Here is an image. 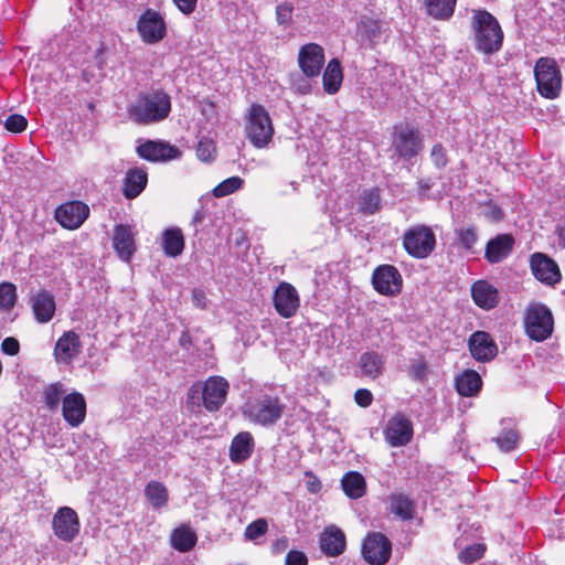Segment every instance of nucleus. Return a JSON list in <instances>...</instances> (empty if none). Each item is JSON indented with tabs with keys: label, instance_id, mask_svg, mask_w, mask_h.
Returning <instances> with one entry per match:
<instances>
[{
	"label": "nucleus",
	"instance_id": "f257e3e1",
	"mask_svg": "<svg viewBox=\"0 0 565 565\" xmlns=\"http://www.w3.org/2000/svg\"><path fill=\"white\" fill-rule=\"evenodd\" d=\"M171 113V97L163 89L141 92L138 97L128 104L127 115L138 125H152L169 117Z\"/></svg>",
	"mask_w": 565,
	"mask_h": 565
},
{
	"label": "nucleus",
	"instance_id": "f03ea898",
	"mask_svg": "<svg viewBox=\"0 0 565 565\" xmlns=\"http://www.w3.org/2000/svg\"><path fill=\"white\" fill-rule=\"evenodd\" d=\"M286 405L277 395L259 394L250 397L243 406V415L250 423L264 427L275 425L284 415Z\"/></svg>",
	"mask_w": 565,
	"mask_h": 565
},
{
	"label": "nucleus",
	"instance_id": "7ed1b4c3",
	"mask_svg": "<svg viewBox=\"0 0 565 565\" xmlns=\"http://www.w3.org/2000/svg\"><path fill=\"white\" fill-rule=\"evenodd\" d=\"M230 390L228 382L222 376H210L205 382L194 383L188 393L189 403L201 406L207 412H217L225 403Z\"/></svg>",
	"mask_w": 565,
	"mask_h": 565
},
{
	"label": "nucleus",
	"instance_id": "20e7f679",
	"mask_svg": "<svg viewBox=\"0 0 565 565\" xmlns=\"http://www.w3.org/2000/svg\"><path fill=\"white\" fill-rule=\"evenodd\" d=\"M476 49L484 54L498 52L502 46L503 32L497 19L487 11L473 15Z\"/></svg>",
	"mask_w": 565,
	"mask_h": 565
},
{
	"label": "nucleus",
	"instance_id": "39448f33",
	"mask_svg": "<svg viewBox=\"0 0 565 565\" xmlns=\"http://www.w3.org/2000/svg\"><path fill=\"white\" fill-rule=\"evenodd\" d=\"M524 328L527 337L536 342L550 338L554 330V318L550 308L541 302H532L524 315Z\"/></svg>",
	"mask_w": 565,
	"mask_h": 565
},
{
	"label": "nucleus",
	"instance_id": "423d86ee",
	"mask_svg": "<svg viewBox=\"0 0 565 565\" xmlns=\"http://www.w3.org/2000/svg\"><path fill=\"white\" fill-rule=\"evenodd\" d=\"M245 132L256 148H265L271 141L274 135L271 118L262 105H252L249 108Z\"/></svg>",
	"mask_w": 565,
	"mask_h": 565
},
{
	"label": "nucleus",
	"instance_id": "0eeeda50",
	"mask_svg": "<svg viewBox=\"0 0 565 565\" xmlns=\"http://www.w3.org/2000/svg\"><path fill=\"white\" fill-rule=\"evenodd\" d=\"M403 247L414 258H426L436 247L435 233L427 225H414L404 233Z\"/></svg>",
	"mask_w": 565,
	"mask_h": 565
},
{
	"label": "nucleus",
	"instance_id": "6e6552de",
	"mask_svg": "<svg viewBox=\"0 0 565 565\" xmlns=\"http://www.w3.org/2000/svg\"><path fill=\"white\" fill-rule=\"evenodd\" d=\"M534 76L539 93L546 98H555L562 88L561 71L555 60L541 57L534 67Z\"/></svg>",
	"mask_w": 565,
	"mask_h": 565
},
{
	"label": "nucleus",
	"instance_id": "1a4fd4ad",
	"mask_svg": "<svg viewBox=\"0 0 565 565\" xmlns=\"http://www.w3.org/2000/svg\"><path fill=\"white\" fill-rule=\"evenodd\" d=\"M392 147L398 158L411 160L422 151L423 140L411 125L399 124L394 126Z\"/></svg>",
	"mask_w": 565,
	"mask_h": 565
},
{
	"label": "nucleus",
	"instance_id": "9d476101",
	"mask_svg": "<svg viewBox=\"0 0 565 565\" xmlns=\"http://www.w3.org/2000/svg\"><path fill=\"white\" fill-rule=\"evenodd\" d=\"M362 557L370 565H384L392 554L391 541L380 532H370L362 543Z\"/></svg>",
	"mask_w": 565,
	"mask_h": 565
},
{
	"label": "nucleus",
	"instance_id": "9b49d317",
	"mask_svg": "<svg viewBox=\"0 0 565 565\" xmlns=\"http://www.w3.org/2000/svg\"><path fill=\"white\" fill-rule=\"evenodd\" d=\"M137 30L142 41L148 44L160 42L167 33L163 18L159 12L151 9H147L140 15Z\"/></svg>",
	"mask_w": 565,
	"mask_h": 565
},
{
	"label": "nucleus",
	"instance_id": "f8f14e48",
	"mask_svg": "<svg viewBox=\"0 0 565 565\" xmlns=\"http://www.w3.org/2000/svg\"><path fill=\"white\" fill-rule=\"evenodd\" d=\"M89 215V207L82 201H68L58 205L55 221L66 230H77Z\"/></svg>",
	"mask_w": 565,
	"mask_h": 565
},
{
	"label": "nucleus",
	"instance_id": "ddd939ff",
	"mask_svg": "<svg viewBox=\"0 0 565 565\" xmlns=\"http://www.w3.org/2000/svg\"><path fill=\"white\" fill-rule=\"evenodd\" d=\"M54 534L64 542H72L78 535L81 523L76 511L70 507L60 508L52 519Z\"/></svg>",
	"mask_w": 565,
	"mask_h": 565
},
{
	"label": "nucleus",
	"instance_id": "4468645a",
	"mask_svg": "<svg viewBox=\"0 0 565 565\" xmlns=\"http://www.w3.org/2000/svg\"><path fill=\"white\" fill-rule=\"evenodd\" d=\"M402 275L393 265H381L373 271L372 285L374 289L382 295H398L402 289Z\"/></svg>",
	"mask_w": 565,
	"mask_h": 565
},
{
	"label": "nucleus",
	"instance_id": "2eb2a0df",
	"mask_svg": "<svg viewBox=\"0 0 565 565\" xmlns=\"http://www.w3.org/2000/svg\"><path fill=\"white\" fill-rule=\"evenodd\" d=\"M384 437L392 447L407 445L413 438L412 422L405 415L396 414L387 422Z\"/></svg>",
	"mask_w": 565,
	"mask_h": 565
},
{
	"label": "nucleus",
	"instance_id": "dca6fc26",
	"mask_svg": "<svg viewBox=\"0 0 565 565\" xmlns=\"http://www.w3.org/2000/svg\"><path fill=\"white\" fill-rule=\"evenodd\" d=\"M298 63L300 70L307 77L319 76L324 64V51L322 46L316 43L302 45L299 50Z\"/></svg>",
	"mask_w": 565,
	"mask_h": 565
},
{
	"label": "nucleus",
	"instance_id": "f3484780",
	"mask_svg": "<svg viewBox=\"0 0 565 565\" xmlns=\"http://www.w3.org/2000/svg\"><path fill=\"white\" fill-rule=\"evenodd\" d=\"M530 266L533 276L545 285L554 286L561 280L558 265L545 254L534 253L531 256Z\"/></svg>",
	"mask_w": 565,
	"mask_h": 565
},
{
	"label": "nucleus",
	"instance_id": "a211bd4d",
	"mask_svg": "<svg viewBox=\"0 0 565 565\" xmlns=\"http://www.w3.org/2000/svg\"><path fill=\"white\" fill-rule=\"evenodd\" d=\"M140 158L148 161H168L179 158L180 150L166 141L148 140L137 147Z\"/></svg>",
	"mask_w": 565,
	"mask_h": 565
},
{
	"label": "nucleus",
	"instance_id": "6ab92c4d",
	"mask_svg": "<svg viewBox=\"0 0 565 565\" xmlns=\"http://www.w3.org/2000/svg\"><path fill=\"white\" fill-rule=\"evenodd\" d=\"M319 546L326 556L338 557L345 552L347 536L337 525H329L319 536Z\"/></svg>",
	"mask_w": 565,
	"mask_h": 565
},
{
	"label": "nucleus",
	"instance_id": "aec40b11",
	"mask_svg": "<svg viewBox=\"0 0 565 565\" xmlns=\"http://www.w3.org/2000/svg\"><path fill=\"white\" fill-rule=\"evenodd\" d=\"M469 350L473 359L479 362H489L497 356L498 347L491 335L484 331L473 332L468 341Z\"/></svg>",
	"mask_w": 565,
	"mask_h": 565
},
{
	"label": "nucleus",
	"instance_id": "412c9836",
	"mask_svg": "<svg viewBox=\"0 0 565 565\" xmlns=\"http://www.w3.org/2000/svg\"><path fill=\"white\" fill-rule=\"evenodd\" d=\"M62 415L72 427H78L86 416V402L83 394L73 392L63 397Z\"/></svg>",
	"mask_w": 565,
	"mask_h": 565
},
{
	"label": "nucleus",
	"instance_id": "4be33fe9",
	"mask_svg": "<svg viewBox=\"0 0 565 565\" xmlns=\"http://www.w3.org/2000/svg\"><path fill=\"white\" fill-rule=\"evenodd\" d=\"M274 306L280 316L285 318L294 316L299 307L296 288L288 282H281L275 291Z\"/></svg>",
	"mask_w": 565,
	"mask_h": 565
},
{
	"label": "nucleus",
	"instance_id": "5701e85b",
	"mask_svg": "<svg viewBox=\"0 0 565 565\" xmlns=\"http://www.w3.org/2000/svg\"><path fill=\"white\" fill-rule=\"evenodd\" d=\"M136 233L127 224H117L114 228L113 246L119 258L129 262L136 252Z\"/></svg>",
	"mask_w": 565,
	"mask_h": 565
},
{
	"label": "nucleus",
	"instance_id": "b1692460",
	"mask_svg": "<svg viewBox=\"0 0 565 565\" xmlns=\"http://www.w3.org/2000/svg\"><path fill=\"white\" fill-rule=\"evenodd\" d=\"M30 303L39 323H47L54 317L56 305L54 296L45 290L41 289L31 296Z\"/></svg>",
	"mask_w": 565,
	"mask_h": 565
},
{
	"label": "nucleus",
	"instance_id": "393cba45",
	"mask_svg": "<svg viewBox=\"0 0 565 565\" xmlns=\"http://www.w3.org/2000/svg\"><path fill=\"white\" fill-rule=\"evenodd\" d=\"M81 348L78 334L74 331H66L55 343V359L58 363H70L81 352Z\"/></svg>",
	"mask_w": 565,
	"mask_h": 565
},
{
	"label": "nucleus",
	"instance_id": "a878e982",
	"mask_svg": "<svg viewBox=\"0 0 565 565\" xmlns=\"http://www.w3.org/2000/svg\"><path fill=\"white\" fill-rule=\"evenodd\" d=\"M514 238L509 234H500L487 243L484 257L490 264L505 259L512 252Z\"/></svg>",
	"mask_w": 565,
	"mask_h": 565
},
{
	"label": "nucleus",
	"instance_id": "bb28decb",
	"mask_svg": "<svg viewBox=\"0 0 565 565\" xmlns=\"http://www.w3.org/2000/svg\"><path fill=\"white\" fill-rule=\"evenodd\" d=\"M255 448L254 437L249 431L238 433L230 446V459L234 463H242L250 458Z\"/></svg>",
	"mask_w": 565,
	"mask_h": 565
},
{
	"label": "nucleus",
	"instance_id": "cd10ccee",
	"mask_svg": "<svg viewBox=\"0 0 565 565\" xmlns=\"http://www.w3.org/2000/svg\"><path fill=\"white\" fill-rule=\"evenodd\" d=\"M471 296L475 303L484 309L490 310L499 303L498 289L487 280H478L471 287Z\"/></svg>",
	"mask_w": 565,
	"mask_h": 565
},
{
	"label": "nucleus",
	"instance_id": "c85d7f7f",
	"mask_svg": "<svg viewBox=\"0 0 565 565\" xmlns=\"http://www.w3.org/2000/svg\"><path fill=\"white\" fill-rule=\"evenodd\" d=\"M148 182L147 172L140 168L127 171L124 180V195L126 199L137 198L146 188Z\"/></svg>",
	"mask_w": 565,
	"mask_h": 565
},
{
	"label": "nucleus",
	"instance_id": "c756f323",
	"mask_svg": "<svg viewBox=\"0 0 565 565\" xmlns=\"http://www.w3.org/2000/svg\"><path fill=\"white\" fill-rule=\"evenodd\" d=\"M359 366L363 376L375 380L382 375L384 362L377 352L367 351L360 355Z\"/></svg>",
	"mask_w": 565,
	"mask_h": 565
},
{
	"label": "nucleus",
	"instance_id": "7c9ffc66",
	"mask_svg": "<svg viewBox=\"0 0 565 565\" xmlns=\"http://www.w3.org/2000/svg\"><path fill=\"white\" fill-rule=\"evenodd\" d=\"M342 81L343 73L341 64L337 58H332L328 63L322 76L324 92L330 95L335 94L340 89Z\"/></svg>",
	"mask_w": 565,
	"mask_h": 565
},
{
	"label": "nucleus",
	"instance_id": "2f4dec72",
	"mask_svg": "<svg viewBox=\"0 0 565 565\" xmlns=\"http://www.w3.org/2000/svg\"><path fill=\"white\" fill-rule=\"evenodd\" d=\"M482 385V381L478 372L467 370L456 377V390L461 396L476 395Z\"/></svg>",
	"mask_w": 565,
	"mask_h": 565
},
{
	"label": "nucleus",
	"instance_id": "473e14b6",
	"mask_svg": "<svg viewBox=\"0 0 565 565\" xmlns=\"http://www.w3.org/2000/svg\"><path fill=\"white\" fill-rule=\"evenodd\" d=\"M344 493L351 499H360L365 494V479L356 471L345 473L341 480Z\"/></svg>",
	"mask_w": 565,
	"mask_h": 565
},
{
	"label": "nucleus",
	"instance_id": "72a5a7b5",
	"mask_svg": "<svg viewBox=\"0 0 565 565\" xmlns=\"http://www.w3.org/2000/svg\"><path fill=\"white\" fill-rule=\"evenodd\" d=\"M162 248L170 257L179 256L184 248V237L180 228H168L163 232Z\"/></svg>",
	"mask_w": 565,
	"mask_h": 565
},
{
	"label": "nucleus",
	"instance_id": "f704fd0d",
	"mask_svg": "<svg viewBox=\"0 0 565 565\" xmlns=\"http://www.w3.org/2000/svg\"><path fill=\"white\" fill-rule=\"evenodd\" d=\"M427 14L436 20H448L452 17L457 0H423Z\"/></svg>",
	"mask_w": 565,
	"mask_h": 565
},
{
	"label": "nucleus",
	"instance_id": "c9c22d12",
	"mask_svg": "<svg viewBox=\"0 0 565 565\" xmlns=\"http://www.w3.org/2000/svg\"><path fill=\"white\" fill-rule=\"evenodd\" d=\"M390 510L402 520H411L414 518L415 503L405 494H392L390 497Z\"/></svg>",
	"mask_w": 565,
	"mask_h": 565
},
{
	"label": "nucleus",
	"instance_id": "e433bc0d",
	"mask_svg": "<svg viewBox=\"0 0 565 565\" xmlns=\"http://www.w3.org/2000/svg\"><path fill=\"white\" fill-rule=\"evenodd\" d=\"M196 534L190 527L180 526L175 529L171 535L172 546L180 552H188L196 543Z\"/></svg>",
	"mask_w": 565,
	"mask_h": 565
},
{
	"label": "nucleus",
	"instance_id": "4c0bfd02",
	"mask_svg": "<svg viewBox=\"0 0 565 565\" xmlns=\"http://www.w3.org/2000/svg\"><path fill=\"white\" fill-rule=\"evenodd\" d=\"M145 495L154 509L167 505L169 494L166 486L159 481H150L145 488Z\"/></svg>",
	"mask_w": 565,
	"mask_h": 565
},
{
	"label": "nucleus",
	"instance_id": "58836bf2",
	"mask_svg": "<svg viewBox=\"0 0 565 565\" xmlns=\"http://www.w3.org/2000/svg\"><path fill=\"white\" fill-rule=\"evenodd\" d=\"M66 390L61 382L47 385L43 391L44 403L50 411H56L61 401L66 395Z\"/></svg>",
	"mask_w": 565,
	"mask_h": 565
},
{
	"label": "nucleus",
	"instance_id": "ea45409f",
	"mask_svg": "<svg viewBox=\"0 0 565 565\" xmlns=\"http://www.w3.org/2000/svg\"><path fill=\"white\" fill-rule=\"evenodd\" d=\"M360 210L364 214H374L381 207V196L377 189L364 191L359 201Z\"/></svg>",
	"mask_w": 565,
	"mask_h": 565
},
{
	"label": "nucleus",
	"instance_id": "a19ab883",
	"mask_svg": "<svg viewBox=\"0 0 565 565\" xmlns=\"http://www.w3.org/2000/svg\"><path fill=\"white\" fill-rule=\"evenodd\" d=\"M17 287L12 282L3 281L0 284V310L8 311L12 309L17 301Z\"/></svg>",
	"mask_w": 565,
	"mask_h": 565
},
{
	"label": "nucleus",
	"instance_id": "79ce46f5",
	"mask_svg": "<svg viewBox=\"0 0 565 565\" xmlns=\"http://www.w3.org/2000/svg\"><path fill=\"white\" fill-rule=\"evenodd\" d=\"M244 183V180L239 177H231L224 181H222L220 184H217L212 193L215 198H223L226 195H230L234 193L235 191L239 190Z\"/></svg>",
	"mask_w": 565,
	"mask_h": 565
},
{
	"label": "nucleus",
	"instance_id": "37998d69",
	"mask_svg": "<svg viewBox=\"0 0 565 565\" xmlns=\"http://www.w3.org/2000/svg\"><path fill=\"white\" fill-rule=\"evenodd\" d=\"M486 547L483 544L475 543L467 546L459 553V559L463 563H473L480 559L484 554Z\"/></svg>",
	"mask_w": 565,
	"mask_h": 565
},
{
	"label": "nucleus",
	"instance_id": "c03bdc74",
	"mask_svg": "<svg viewBox=\"0 0 565 565\" xmlns=\"http://www.w3.org/2000/svg\"><path fill=\"white\" fill-rule=\"evenodd\" d=\"M294 4L291 2H282L276 7V21L279 25L288 28L292 24Z\"/></svg>",
	"mask_w": 565,
	"mask_h": 565
},
{
	"label": "nucleus",
	"instance_id": "a18cd8bd",
	"mask_svg": "<svg viewBox=\"0 0 565 565\" xmlns=\"http://www.w3.org/2000/svg\"><path fill=\"white\" fill-rule=\"evenodd\" d=\"M267 530V521L265 519H257L246 526L244 536L248 541H255L263 536Z\"/></svg>",
	"mask_w": 565,
	"mask_h": 565
},
{
	"label": "nucleus",
	"instance_id": "49530a36",
	"mask_svg": "<svg viewBox=\"0 0 565 565\" xmlns=\"http://www.w3.org/2000/svg\"><path fill=\"white\" fill-rule=\"evenodd\" d=\"M499 448L503 451H510L515 448L519 440V435L515 430L510 429L504 431L501 436L493 439Z\"/></svg>",
	"mask_w": 565,
	"mask_h": 565
},
{
	"label": "nucleus",
	"instance_id": "de8ad7c7",
	"mask_svg": "<svg viewBox=\"0 0 565 565\" xmlns=\"http://www.w3.org/2000/svg\"><path fill=\"white\" fill-rule=\"evenodd\" d=\"M460 245L470 250L478 239L475 227L460 228L457 231Z\"/></svg>",
	"mask_w": 565,
	"mask_h": 565
},
{
	"label": "nucleus",
	"instance_id": "09e8293b",
	"mask_svg": "<svg viewBox=\"0 0 565 565\" xmlns=\"http://www.w3.org/2000/svg\"><path fill=\"white\" fill-rule=\"evenodd\" d=\"M409 375L413 380L423 382L427 377L428 366L424 359L413 360L409 369Z\"/></svg>",
	"mask_w": 565,
	"mask_h": 565
},
{
	"label": "nucleus",
	"instance_id": "8fccbe9b",
	"mask_svg": "<svg viewBox=\"0 0 565 565\" xmlns=\"http://www.w3.org/2000/svg\"><path fill=\"white\" fill-rule=\"evenodd\" d=\"M28 126V120L19 114L9 115L4 121V127L11 132H22Z\"/></svg>",
	"mask_w": 565,
	"mask_h": 565
},
{
	"label": "nucleus",
	"instance_id": "3c124183",
	"mask_svg": "<svg viewBox=\"0 0 565 565\" xmlns=\"http://www.w3.org/2000/svg\"><path fill=\"white\" fill-rule=\"evenodd\" d=\"M214 152H215V147H214L212 140H209V139L200 140L198 148H196V154L200 160H202V161L212 160Z\"/></svg>",
	"mask_w": 565,
	"mask_h": 565
},
{
	"label": "nucleus",
	"instance_id": "603ef678",
	"mask_svg": "<svg viewBox=\"0 0 565 565\" xmlns=\"http://www.w3.org/2000/svg\"><path fill=\"white\" fill-rule=\"evenodd\" d=\"M430 157H431L434 164L438 169L446 167V164H447L446 150L440 143H437L433 147V149L430 151Z\"/></svg>",
	"mask_w": 565,
	"mask_h": 565
},
{
	"label": "nucleus",
	"instance_id": "864d4df0",
	"mask_svg": "<svg viewBox=\"0 0 565 565\" xmlns=\"http://www.w3.org/2000/svg\"><path fill=\"white\" fill-rule=\"evenodd\" d=\"M285 565H308V557L301 551L291 550L286 555Z\"/></svg>",
	"mask_w": 565,
	"mask_h": 565
},
{
	"label": "nucleus",
	"instance_id": "5fc2aeb1",
	"mask_svg": "<svg viewBox=\"0 0 565 565\" xmlns=\"http://www.w3.org/2000/svg\"><path fill=\"white\" fill-rule=\"evenodd\" d=\"M1 350L4 354L17 355L20 351V343L15 338L8 337L2 341Z\"/></svg>",
	"mask_w": 565,
	"mask_h": 565
},
{
	"label": "nucleus",
	"instance_id": "6e6d98bb",
	"mask_svg": "<svg viewBox=\"0 0 565 565\" xmlns=\"http://www.w3.org/2000/svg\"><path fill=\"white\" fill-rule=\"evenodd\" d=\"M355 403L361 407H367L372 404L373 395L366 388H359L354 394Z\"/></svg>",
	"mask_w": 565,
	"mask_h": 565
},
{
	"label": "nucleus",
	"instance_id": "4d7b16f0",
	"mask_svg": "<svg viewBox=\"0 0 565 565\" xmlns=\"http://www.w3.org/2000/svg\"><path fill=\"white\" fill-rule=\"evenodd\" d=\"M177 8L185 15H190L196 8L198 0H172Z\"/></svg>",
	"mask_w": 565,
	"mask_h": 565
},
{
	"label": "nucleus",
	"instance_id": "13d9d810",
	"mask_svg": "<svg viewBox=\"0 0 565 565\" xmlns=\"http://www.w3.org/2000/svg\"><path fill=\"white\" fill-rule=\"evenodd\" d=\"M192 301L196 308L204 309L206 307V296L202 289L195 288L192 291Z\"/></svg>",
	"mask_w": 565,
	"mask_h": 565
},
{
	"label": "nucleus",
	"instance_id": "bf43d9fd",
	"mask_svg": "<svg viewBox=\"0 0 565 565\" xmlns=\"http://www.w3.org/2000/svg\"><path fill=\"white\" fill-rule=\"evenodd\" d=\"M289 546V540L286 536H282L271 544V552L274 554H279L284 551H286Z\"/></svg>",
	"mask_w": 565,
	"mask_h": 565
},
{
	"label": "nucleus",
	"instance_id": "052dcab7",
	"mask_svg": "<svg viewBox=\"0 0 565 565\" xmlns=\"http://www.w3.org/2000/svg\"><path fill=\"white\" fill-rule=\"evenodd\" d=\"M307 476L309 477V481H308V490L311 492V493H317L321 490V481L316 477L313 476L312 473H307Z\"/></svg>",
	"mask_w": 565,
	"mask_h": 565
},
{
	"label": "nucleus",
	"instance_id": "680f3d73",
	"mask_svg": "<svg viewBox=\"0 0 565 565\" xmlns=\"http://www.w3.org/2000/svg\"><path fill=\"white\" fill-rule=\"evenodd\" d=\"M486 217L490 221H500L503 217V212L500 207L491 206L486 212Z\"/></svg>",
	"mask_w": 565,
	"mask_h": 565
},
{
	"label": "nucleus",
	"instance_id": "e2e57ef3",
	"mask_svg": "<svg viewBox=\"0 0 565 565\" xmlns=\"http://www.w3.org/2000/svg\"><path fill=\"white\" fill-rule=\"evenodd\" d=\"M556 234L558 237V245L562 248H565V224L557 226Z\"/></svg>",
	"mask_w": 565,
	"mask_h": 565
},
{
	"label": "nucleus",
	"instance_id": "0e129e2a",
	"mask_svg": "<svg viewBox=\"0 0 565 565\" xmlns=\"http://www.w3.org/2000/svg\"><path fill=\"white\" fill-rule=\"evenodd\" d=\"M191 339H192V337H191L190 332L183 331L180 337V344L183 348H188L191 344Z\"/></svg>",
	"mask_w": 565,
	"mask_h": 565
},
{
	"label": "nucleus",
	"instance_id": "69168bd1",
	"mask_svg": "<svg viewBox=\"0 0 565 565\" xmlns=\"http://www.w3.org/2000/svg\"><path fill=\"white\" fill-rule=\"evenodd\" d=\"M289 186L291 188V190H292L294 192H296V191H297V186H296V183H295V182H290V183H289Z\"/></svg>",
	"mask_w": 565,
	"mask_h": 565
},
{
	"label": "nucleus",
	"instance_id": "338daca9",
	"mask_svg": "<svg viewBox=\"0 0 565 565\" xmlns=\"http://www.w3.org/2000/svg\"><path fill=\"white\" fill-rule=\"evenodd\" d=\"M194 220H195V221H199V220H200V213H196V215L194 216Z\"/></svg>",
	"mask_w": 565,
	"mask_h": 565
}]
</instances>
